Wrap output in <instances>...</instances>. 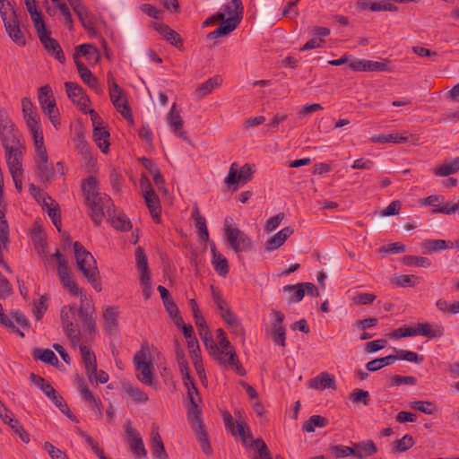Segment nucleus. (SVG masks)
<instances>
[{
  "label": "nucleus",
  "instance_id": "nucleus-55",
  "mask_svg": "<svg viewBox=\"0 0 459 459\" xmlns=\"http://www.w3.org/2000/svg\"><path fill=\"white\" fill-rule=\"evenodd\" d=\"M44 208H46L48 217L51 219L53 224L58 230V232H61L62 229V223H61V215L57 208L51 207V205L44 201Z\"/></svg>",
  "mask_w": 459,
  "mask_h": 459
},
{
  "label": "nucleus",
  "instance_id": "nucleus-56",
  "mask_svg": "<svg viewBox=\"0 0 459 459\" xmlns=\"http://www.w3.org/2000/svg\"><path fill=\"white\" fill-rule=\"evenodd\" d=\"M216 333H217V338L219 340V344H220L219 348L221 351H223V357L225 359H228L229 355H227V351H229L230 350H235V349L231 345V343L229 342V340L227 339L226 333L224 332L223 329L218 328L216 331Z\"/></svg>",
  "mask_w": 459,
  "mask_h": 459
},
{
  "label": "nucleus",
  "instance_id": "nucleus-51",
  "mask_svg": "<svg viewBox=\"0 0 459 459\" xmlns=\"http://www.w3.org/2000/svg\"><path fill=\"white\" fill-rule=\"evenodd\" d=\"M30 381L39 387L48 397L49 394H54L55 388L40 376L31 373L30 376Z\"/></svg>",
  "mask_w": 459,
  "mask_h": 459
},
{
  "label": "nucleus",
  "instance_id": "nucleus-3",
  "mask_svg": "<svg viewBox=\"0 0 459 459\" xmlns=\"http://www.w3.org/2000/svg\"><path fill=\"white\" fill-rule=\"evenodd\" d=\"M74 252L78 269L96 291H101L100 273L93 255L78 241L74 243Z\"/></svg>",
  "mask_w": 459,
  "mask_h": 459
},
{
  "label": "nucleus",
  "instance_id": "nucleus-21",
  "mask_svg": "<svg viewBox=\"0 0 459 459\" xmlns=\"http://www.w3.org/2000/svg\"><path fill=\"white\" fill-rule=\"evenodd\" d=\"M126 435L129 440L131 451L137 457H143L147 455V450L144 447L143 441L140 433L132 428L126 429Z\"/></svg>",
  "mask_w": 459,
  "mask_h": 459
},
{
  "label": "nucleus",
  "instance_id": "nucleus-59",
  "mask_svg": "<svg viewBox=\"0 0 459 459\" xmlns=\"http://www.w3.org/2000/svg\"><path fill=\"white\" fill-rule=\"evenodd\" d=\"M38 99L41 107L48 104V102H52V100H55L52 95L51 87L48 84H46L39 89Z\"/></svg>",
  "mask_w": 459,
  "mask_h": 459
},
{
  "label": "nucleus",
  "instance_id": "nucleus-28",
  "mask_svg": "<svg viewBox=\"0 0 459 459\" xmlns=\"http://www.w3.org/2000/svg\"><path fill=\"white\" fill-rule=\"evenodd\" d=\"M191 218L195 220V226L197 230V233L202 241H207L209 239V232L206 226L205 218L201 215L199 208L195 206L191 212Z\"/></svg>",
  "mask_w": 459,
  "mask_h": 459
},
{
  "label": "nucleus",
  "instance_id": "nucleus-63",
  "mask_svg": "<svg viewBox=\"0 0 459 459\" xmlns=\"http://www.w3.org/2000/svg\"><path fill=\"white\" fill-rule=\"evenodd\" d=\"M254 444L259 454V459H273L265 442L262 438L255 439Z\"/></svg>",
  "mask_w": 459,
  "mask_h": 459
},
{
  "label": "nucleus",
  "instance_id": "nucleus-50",
  "mask_svg": "<svg viewBox=\"0 0 459 459\" xmlns=\"http://www.w3.org/2000/svg\"><path fill=\"white\" fill-rule=\"evenodd\" d=\"M212 264L216 273L221 276H226L229 273V263L225 256L221 254H218L212 258Z\"/></svg>",
  "mask_w": 459,
  "mask_h": 459
},
{
  "label": "nucleus",
  "instance_id": "nucleus-46",
  "mask_svg": "<svg viewBox=\"0 0 459 459\" xmlns=\"http://www.w3.org/2000/svg\"><path fill=\"white\" fill-rule=\"evenodd\" d=\"M283 290L291 294L289 299V302H299L305 296L303 282L293 285H285L283 287Z\"/></svg>",
  "mask_w": 459,
  "mask_h": 459
},
{
  "label": "nucleus",
  "instance_id": "nucleus-37",
  "mask_svg": "<svg viewBox=\"0 0 459 459\" xmlns=\"http://www.w3.org/2000/svg\"><path fill=\"white\" fill-rule=\"evenodd\" d=\"M222 82V79L221 76L216 75L210 79H208L206 82L202 83L195 91L196 95L199 98L204 97L208 94H210L213 89L221 85Z\"/></svg>",
  "mask_w": 459,
  "mask_h": 459
},
{
  "label": "nucleus",
  "instance_id": "nucleus-6",
  "mask_svg": "<svg viewBox=\"0 0 459 459\" xmlns=\"http://www.w3.org/2000/svg\"><path fill=\"white\" fill-rule=\"evenodd\" d=\"M224 234L230 247L236 253L251 250L252 242L250 238L238 227H233L230 224L228 219L224 221Z\"/></svg>",
  "mask_w": 459,
  "mask_h": 459
},
{
  "label": "nucleus",
  "instance_id": "nucleus-22",
  "mask_svg": "<svg viewBox=\"0 0 459 459\" xmlns=\"http://www.w3.org/2000/svg\"><path fill=\"white\" fill-rule=\"evenodd\" d=\"M309 386L317 390L336 389L334 377L328 372H321L318 376L312 378Z\"/></svg>",
  "mask_w": 459,
  "mask_h": 459
},
{
  "label": "nucleus",
  "instance_id": "nucleus-27",
  "mask_svg": "<svg viewBox=\"0 0 459 459\" xmlns=\"http://www.w3.org/2000/svg\"><path fill=\"white\" fill-rule=\"evenodd\" d=\"M152 454L158 459H168V455L161 437L158 431V427H153L152 431Z\"/></svg>",
  "mask_w": 459,
  "mask_h": 459
},
{
  "label": "nucleus",
  "instance_id": "nucleus-43",
  "mask_svg": "<svg viewBox=\"0 0 459 459\" xmlns=\"http://www.w3.org/2000/svg\"><path fill=\"white\" fill-rule=\"evenodd\" d=\"M329 420L321 415H313L302 426L304 432H314L316 427L324 428L327 426Z\"/></svg>",
  "mask_w": 459,
  "mask_h": 459
},
{
  "label": "nucleus",
  "instance_id": "nucleus-4",
  "mask_svg": "<svg viewBox=\"0 0 459 459\" xmlns=\"http://www.w3.org/2000/svg\"><path fill=\"white\" fill-rule=\"evenodd\" d=\"M200 337L204 342L205 348L209 353L219 361V363L226 368H231L239 376H245L246 370L241 365L235 350L227 351L228 359L223 357V351H221L218 344L214 342L210 331L200 333Z\"/></svg>",
  "mask_w": 459,
  "mask_h": 459
},
{
  "label": "nucleus",
  "instance_id": "nucleus-34",
  "mask_svg": "<svg viewBox=\"0 0 459 459\" xmlns=\"http://www.w3.org/2000/svg\"><path fill=\"white\" fill-rule=\"evenodd\" d=\"M93 139L102 152L107 153L109 147V132L103 126L93 128Z\"/></svg>",
  "mask_w": 459,
  "mask_h": 459
},
{
  "label": "nucleus",
  "instance_id": "nucleus-31",
  "mask_svg": "<svg viewBox=\"0 0 459 459\" xmlns=\"http://www.w3.org/2000/svg\"><path fill=\"white\" fill-rule=\"evenodd\" d=\"M459 171V157L454 160H446L443 164L434 169L433 172L437 177H447Z\"/></svg>",
  "mask_w": 459,
  "mask_h": 459
},
{
  "label": "nucleus",
  "instance_id": "nucleus-45",
  "mask_svg": "<svg viewBox=\"0 0 459 459\" xmlns=\"http://www.w3.org/2000/svg\"><path fill=\"white\" fill-rule=\"evenodd\" d=\"M328 451L330 455L335 459L344 458L351 455L353 456V455H357V453H355V448L343 445L330 446Z\"/></svg>",
  "mask_w": 459,
  "mask_h": 459
},
{
  "label": "nucleus",
  "instance_id": "nucleus-61",
  "mask_svg": "<svg viewBox=\"0 0 459 459\" xmlns=\"http://www.w3.org/2000/svg\"><path fill=\"white\" fill-rule=\"evenodd\" d=\"M413 445L414 440L412 436L407 434L395 442L394 450L396 452H405L412 447Z\"/></svg>",
  "mask_w": 459,
  "mask_h": 459
},
{
  "label": "nucleus",
  "instance_id": "nucleus-8",
  "mask_svg": "<svg viewBox=\"0 0 459 459\" xmlns=\"http://www.w3.org/2000/svg\"><path fill=\"white\" fill-rule=\"evenodd\" d=\"M148 349L142 347L134 356V364L138 372L137 379L143 384L152 386L153 385L152 365L151 360H148Z\"/></svg>",
  "mask_w": 459,
  "mask_h": 459
},
{
  "label": "nucleus",
  "instance_id": "nucleus-16",
  "mask_svg": "<svg viewBox=\"0 0 459 459\" xmlns=\"http://www.w3.org/2000/svg\"><path fill=\"white\" fill-rule=\"evenodd\" d=\"M23 117L32 135L33 141L36 142V140H44L43 132L39 124V116L35 108L30 110V112H23Z\"/></svg>",
  "mask_w": 459,
  "mask_h": 459
},
{
  "label": "nucleus",
  "instance_id": "nucleus-20",
  "mask_svg": "<svg viewBox=\"0 0 459 459\" xmlns=\"http://www.w3.org/2000/svg\"><path fill=\"white\" fill-rule=\"evenodd\" d=\"M293 233L294 230L290 226L281 229L265 242V250L271 252L278 249Z\"/></svg>",
  "mask_w": 459,
  "mask_h": 459
},
{
  "label": "nucleus",
  "instance_id": "nucleus-13",
  "mask_svg": "<svg viewBox=\"0 0 459 459\" xmlns=\"http://www.w3.org/2000/svg\"><path fill=\"white\" fill-rule=\"evenodd\" d=\"M65 87L68 98L74 103H75L78 107H80V109L82 111H83L84 113H87V111L84 109V108L90 102V99L86 95L82 87L80 86L78 83L72 82H65Z\"/></svg>",
  "mask_w": 459,
  "mask_h": 459
},
{
  "label": "nucleus",
  "instance_id": "nucleus-49",
  "mask_svg": "<svg viewBox=\"0 0 459 459\" xmlns=\"http://www.w3.org/2000/svg\"><path fill=\"white\" fill-rule=\"evenodd\" d=\"M242 16L238 14H235L228 19L220 20L221 22L219 25L220 29H221V32L224 36L229 35L231 31H233L238 25L240 23Z\"/></svg>",
  "mask_w": 459,
  "mask_h": 459
},
{
  "label": "nucleus",
  "instance_id": "nucleus-32",
  "mask_svg": "<svg viewBox=\"0 0 459 459\" xmlns=\"http://www.w3.org/2000/svg\"><path fill=\"white\" fill-rule=\"evenodd\" d=\"M123 390L128 394L134 402L137 403H145L148 402L149 397L147 394L142 391L138 386L133 385L128 382L122 383Z\"/></svg>",
  "mask_w": 459,
  "mask_h": 459
},
{
  "label": "nucleus",
  "instance_id": "nucleus-52",
  "mask_svg": "<svg viewBox=\"0 0 459 459\" xmlns=\"http://www.w3.org/2000/svg\"><path fill=\"white\" fill-rule=\"evenodd\" d=\"M403 263L407 266H419L428 268L431 265V262L428 257L416 255H404Z\"/></svg>",
  "mask_w": 459,
  "mask_h": 459
},
{
  "label": "nucleus",
  "instance_id": "nucleus-42",
  "mask_svg": "<svg viewBox=\"0 0 459 459\" xmlns=\"http://www.w3.org/2000/svg\"><path fill=\"white\" fill-rule=\"evenodd\" d=\"M395 361L396 357H394V354H391L383 358H378L368 361L366 364V368L368 371L375 372L377 370L383 368L385 366L394 364Z\"/></svg>",
  "mask_w": 459,
  "mask_h": 459
},
{
  "label": "nucleus",
  "instance_id": "nucleus-10",
  "mask_svg": "<svg viewBox=\"0 0 459 459\" xmlns=\"http://www.w3.org/2000/svg\"><path fill=\"white\" fill-rule=\"evenodd\" d=\"M76 310L75 305L64 306L60 311V318L63 329L66 335L74 342L75 339H79L80 333L78 331L76 321Z\"/></svg>",
  "mask_w": 459,
  "mask_h": 459
},
{
  "label": "nucleus",
  "instance_id": "nucleus-57",
  "mask_svg": "<svg viewBox=\"0 0 459 459\" xmlns=\"http://www.w3.org/2000/svg\"><path fill=\"white\" fill-rule=\"evenodd\" d=\"M350 399L353 403H362L364 405H368L370 402L368 392L359 388L354 389L350 394Z\"/></svg>",
  "mask_w": 459,
  "mask_h": 459
},
{
  "label": "nucleus",
  "instance_id": "nucleus-12",
  "mask_svg": "<svg viewBox=\"0 0 459 459\" xmlns=\"http://www.w3.org/2000/svg\"><path fill=\"white\" fill-rule=\"evenodd\" d=\"M0 139L5 152H13L18 150H25L22 134L17 127L1 132Z\"/></svg>",
  "mask_w": 459,
  "mask_h": 459
},
{
  "label": "nucleus",
  "instance_id": "nucleus-11",
  "mask_svg": "<svg viewBox=\"0 0 459 459\" xmlns=\"http://www.w3.org/2000/svg\"><path fill=\"white\" fill-rule=\"evenodd\" d=\"M76 312L82 320L83 329L89 333H94L97 331L96 321L93 318L94 306L92 301L83 296L81 298L80 307Z\"/></svg>",
  "mask_w": 459,
  "mask_h": 459
},
{
  "label": "nucleus",
  "instance_id": "nucleus-26",
  "mask_svg": "<svg viewBox=\"0 0 459 459\" xmlns=\"http://www.w3.org/2000/svg\"><path fill=\"white\" fill-rule=\"evenodd\" d=\"M24 150H18L13 152H5L6 162L11 175L23 174L22 157Z\"/></svg>",
  "mask_w": 459,
  "mask_h": 459
},
{
  "label": "nucleus",
  "instance_id": "nucleus-44",
  "mask_svg": "<svg viewBox=\"0 0 459 459\" xmlns=\"http://www.w3.org/2000/svg\"><path fill=\"white\" fill-rule=\"evenodd\" d=\"M448 243L443 239H429L422 242V248L425 254H431L448 248Z\"/></svg>",
  "mask_w": 459,
  "mask_h": 459
},
{
  "label": "nucleus",
  "instance_id": "nucleus-5",
  "mask_svg": "<svg viewBox=\"0 0 459 459\" xmlns=\"http://www.w3.org/2000/svg\"><path fill=\"white\" fill-rule=\"evenodd\" d=\"M36 156L34 158V172L38 179L42 183L53 181L55 178V169L48 164V155L44 145V140L34 142Z\"/></svg>",
  "mask_w": 459,
  "mask_h": 459
},
{
  "label": "nucleus",
  "instance_id": "nucleus-33",
  "mask_svg": "<svg viewBox=\"0 0 459 459\" xmlns=\"http://www.w3.org/2000/svg\"><path fill=\"white\" fill-rule=\"evenodd\" d=\"M416 335L428 336L429 338H439L444 334V329L441 326L432 330L429 323H421L413 327Z\"/></svg>",
  "mask_w": 459,
  "mask_h": 459
},
{
  "label": "nucleus",
  "instance_id": "nucleus-15",
  "mask_svg": "<svg viewBox=\"0 0 459 459\" xmlns=\"http://www.w3.org/2000/svg\"><path fill=\"white\" fill-rule=\"evenodd\" d=\"M223 421L226 429L233 436L238 434L243 441L251 437L248 426L244 422L235 421L229 411L223 413Z\"/></svg>",
  "mask_w": 459,
  "mask_h": 459
},
{
  "label": "nucleus",
  "instance_id": "nucleus-2",
  "mask_svg": "<svg viewBox=\"0 0 459 459\" xmlns=\"http://www.w3.org/2000/svg\"><path fill=\"white\" fill-rule=\"evenodd\" d=\"M74 252L78 269L96 291H101L100 273L93 255L78 241L74 243Z\"/></svg>",
  "mask_w": 459,
  "mask_h": 459
},
{
  "label": "nucleus",
  "instance_id": "nucleus-64",
  "mask_svg": "<svg viewBox=\"0 0 459 459\" xmlns=\"http://www.w3.org/2000/svg\"><path fill=\"white\" fill-rule=\"evenodd\" d=\"M44 449L48 452L52 459H65L67 456L65 453L48 441L44 443Z\"/></svg>",
  "mask_w": 459,
  "mask_h": 459
},
{
  "label": "nucleus",
  "instance_id": "nucleus-19",
  "mask_svg": "<svg viewBox=\"0 0 459 459\" xmlns=\"http://www.w3.org/2000/svg\"><path fill=\"white\" fill-rule=\"evenodd\" d=\"M82 359L85 367L86 374L91 382L93 381V376L97 373V361L96 357L93 352L91 351L90 348H88L84 344H80L79 346Z\"/></svg>",
  "mask_w": 459,
  "mask_h": 459
},
{
  "label": "nucleus",
  "instance_id": "nucleus-60",
  "mask_svg": "<svg viewBox=\"0 0 459 459\" xmlns=\"http://www.w3.org/2000/svg\"><path fill=\"white\" fill-rule=\"evenodd\" d=\"M390 338L398 340L401 338L415 336V331L411 326H403L389 333Z\"/></svg>",
  "mask_w": 459,
  "mask_h": 459
},
{
  "label": "nucleus",
  "instance_id": "nucleus-1",
  "mask_svg": "<svg viewBox=\"0 0 459 459\" xmlns=\"http://www.w3.org/2000/svg\"><path fill=\"white\" fill-rule=\"evenodd\" d=\"M89 215L96 226H100L104 217L113 214L114 203L106 194L100 193L94 177H88L82 185Z\"/></svg>",
  "mask_w": 459,
  "mask_h": 459
},
{
  "label": "nucleus",
  "instance_id": "nucleus-39",
  "mask_svg": "<svg viewBox=\"0 0 459 459\" xmlns=\"http://www.w3.org/2000/svg\"><path fill=\"white\" fill-rule=\"evenodd\" d=\"M112 212L113 214L110 217L106 218L115 229L123 231H126L132 229L130 221L124 214H119L117 216L115 207L112 208Z\"/></svg>",
  "mask_w": 459,
  "mask_h": 459
},
{
  "label": "nucleus",
  "instance_id": "nucleus-38",
  "mask_svg": "<svg viewBox=\"0 0 459 459\" xmlns=\"http://www.w3.org/2000/svg\"><path fill=\"white\" fill-rule=\"evenodd\" d=\"M48 398H49L52 401V403L71 420L78 422V419L76 418V416L71 412L67 403L65 402L63 397L56 391V389L54 390V394H49Z\"/></svg>",
  "mask_w": 459,
  "mask_h": 459
},
{
  "label": "nucleus",
  "instance_id": "nucleus-40",
  "mask_svg": "<svg viewBox=\"0 0 459 459\" xmlns=\"http://www.w3.org/2000/svg\"><path fill=\"white\" fill-rule=\"evenodd\" d=\"M32 239L38 253L42 255L43 258L48 259L47 255V241L40 228L34 229L32 231Z\"/></svg>",
  "mask_w": 459,
  "mask_h": 459
},
{
  "label": "nucleus",
  "instance_id": "nucleus-36",
  "mask_svg": "<svg viewBox=\"0 0 459 459\" xmlns=\"http://www.w3.org/2000/svg\"><path fill=\"white\" fill-rule=\"evenodd\" d=\"M187 420L191 424L192 429L204 427V423L201 419V409L197 405V402H193L187 410Z\"/></svg>",
  "mask_w": 459,
  "mask_h": 459
},
{
  "label": "nucleus",
  "instance_id": "nucleus-7",
  "mask_svg": "<svg viewBox=\"0 0 459 459\" xmlns=\"http://www.w3.org/2000/svg\"><path fill=\"white\" fill-rule=\"evenodd\" d=\"M108 86L112 104L122 115V117H125L131 125H133L134 118L132 116L131 108L126 100H123L122 89L118 86L111 73L108 74Z\"/></svg>",
  "mask_w": 459,
  "mask_h": 459
},
{
  "label": "nucleus",
  "instance_id": "nucleus-25",
  "mask_svg": "<svg viewBox=\"0 0 459 459\" xmlns=\"http://www.w3.org/2000/svg\"><path fill=\"white\" fill-rule=\"evenodd\" d=\"M40 41L50 56H54L62 64L65 62V56L63 49L56 39L48 36L44 39H41Z\"/></svg>",
  "mask_w": 459,
  "mask_h": 459
},
{
  "label": "nucleus",
  "instance_id": "nucleus-14",
  "mask_svg": "<svg viewBox=\"0 0 459 459\" xmlns=\"http://www.w3.org/2000/svg\"><path fill=\"white\" fill-rule=\"evenodd\" d=\"M4 29L12 40L17 45L24 46L26 44L25 36L21 30L20 22L15 10L12 12L10 21L5 22Z\"/></svg>",
  "mask_w": 459,
  "mask_h": 459
},
{
  "label": "nucleus",
  "instance_id": "nucleus-24",
  "mask_svg": "<svg viewBox=\"0 0 459 459\" xmlns=\"http://www.w3.org/2000/svg\"><path fill=\"white\" fill-rule=\"evenodd\" d=\"M104 330L109 334H114L117 331L118 311L115 307H108L103 312Z\"/></svg>",
  "mask_w": 459,
  "mask_h": 459
},
{
  "label": "nucleus",
  "instance_id": "nucleus-62",
  "mask_svg": "<svg viewBox=\"0 0 459 459\" xmlns=\"http://www.w3.org/2000/svg\"><path fill=\"white\" fill-rule=\"evenodd\" d=\"M135 262L139 271L148 270V259L143 247H138L135 249Z\"/></svg>",
  "mask_w": 459,
  "mask_h": 459
},
{
  "label": "nucleus",
  "instance_id": "nucleus-23",
  "mask_svg": "<svg viewBox=\"0 0 459 459\" xmlns=\"http://www.w3.org/2000/svg\"><path fill=\"white\" fill-rule=\"evenodd\" d=\"M143 198L145 200L146 205L151 212L153 221L156 223H159L160 221L161 207L160 204V199L156 195L155 191L149 190V192L146 193Z\"/></svg>",
  "mask_w": 459,
  "mask_h": 459
},
{
  "label": "nucleus",
  "instance_id": "nucleus-47",
  "mask_svg": "<svg viewBox=\"0 0 459 459\" xmlns=\"http://www.w3.org/2000/svg\"><path fill=\"white\" fill-rule=\"evenodd\" d=\"M79 55L86 56L89 59H91L92 56H95L96 60L100 58L98 48L91 44H82L76 48V51L74 54V62L78 61Z\"/></svg>",
  "mask_w": 459,
  "mask_h": 459
},
{
  "label": "nucleus",
  "instance_id": "nucleus-29",
  "mask_svg": "<svg viewBox=\"0 0 459 459\" xmlns=\"http://www.w3.org/2000/svg\"><path fill=\"white\" fill-rule=\"evenodd\" d=\"M353 448H355V453H357V455H353V456L359 459L371 456L377 452V448L372 440L355 443Z\"/></svg>",
  "mask_w": 459,
  "mask_h": 459
},
{
  "label": "nucleus",
  "instance_id": "nucleus-18",
  "mask_svg": "<svg viewBox=\"0 0 459 459\" xmlns=\"http://www.w3.org/2000/svg\"><path fill=\"white\" fill-rule=\"evenodd\" d=\"M154 28L172 46L176 47L179 50H182L184 48L183 39L176 30H172L169 25L164 23H154Z\"/></svg>",
  "mask_w": 459,
  "mask_h": 459
},
{
  "label": "nucleus",
  "instance_id": "nucleus-54",
  "mask_svg": "<svg viewBox=\"0 0 459 459\" xmlns=\"http://www.w3.org/2000/svg\"><path fill=\"white\" fill-rule=\"evenodd\" d=\"M43 112L49 117L53 126L57 128V126L60 125V122L57 118L56 114L58 113L56 100H52V102H48V104L41 107Z\"/></svg>",
  "mask_w": 459,
  "mask_h": 459
},
{
  "label": "nucleus",
  "instance_id": "nucleus-53",
  "mask_svg": "<svg viewBox=\"0 0 459 459\" xmlns=\"http://www.w3.org/2000/svg\"><path fill=\"white\" fill-rule=\"evenodd\" d=\"M410 407L429 415L437 411L436 404L430 401H414L411 403Z\"/></svg>",
  "mask_w": 459,
  "mask_h": 459
},
{
  "label": "nucleus",
  "instance_id": "nucleus-17",
  "mask_svg": "<svg viewBox=\"0 0 459 459\" xmlns=\"http://www.w3.org/2000/svg\"><path fill=\"white\" fill-rule=\"evenodd\" d=\"M75 65L83 82L94 90L97 93L101 94L102 87L100 86L97 77L90 71V69L80 61H75Z\"/></svg>",
  "mask_w": 459,
  "mask_h": 459
},
{
  "label": "nucleus",
  "instance_id": "nucleus-48",
  "mask_svg": "<svg viewBox=\"0 0 459 459\" xmlns=\"http://www.w3.org/2000/svg\"><path fill=\"white\" fill-rule=\"evenodd\" d=\"M160 294V298L163 301L164 307L169 314L178 312V307L173 299L170 298L169 290L162 285H159L157 288Z\"/></svg>",
  "mask_w": 459,
  "mask_h": 459
},
{
  "label": "nucleus",
  "instance_id": "nucleus-58",
  "mask_svg": "<svg viewBox=\"0 0 459 459\" xmlns=\"http://www.w3.org/2000/svg\"><path fill=\"white\" fill-rule=\"evenodd\" d=\"M391 61L389 59H385L383 62L367 60V71L368 72H382V71H389L392 72L393 69L389 66Z\"/></svg>",
  "mask_w": 459,
  "mask_h": 459
},
{
  "label": "nucleus",
  "instance_id": "nucleus-30",
  "mask_svg": "<svg viewBox=\"0 0 459 459\" xmlns=\"http://www.w3.org/2000/svg\"><path fill=\"white\" fill-rule=\"evenodd\" d=\"M195 438L199 443V446L202 449V451L207 456H211L213 453L211 442L208 437L206 427H201L197 429H193Z\"/></svg>",
  "mask_w": 459,
  "mask_h": 459
},
{
  "label": "nucleus",
  "instance_id": "nucleus-35",
  "mask_svg": "<svg viewBox=\"0 0 459 459\" xmlns=\"http://www.w3.org/2000/svg\"><path fill=\"white\" fill-rule=\"evenodd\" d=\"M167 123L174 133H177L183 128L184 121L180 116V110L178 108L176 103H173L170 108L167 117Z\"/></svg>",
  "mask_w": 459,
  "mask_h": 459
},
{
  "label": "nucleus",
  "instance_id": "nucleus-41",
  "mask_svg": "<svg viewBox=\"0 0 459 459\" xmlns=\"http://www.w3.org/2000/svg\"><path fill=\"white\" fill-rule=\"evenodd\" d=\"M32 355L35 359L41 360L44 363L56 365L58 363V359L50 349L40 350L36 348L32 351Z\"/></svg>",
  "mask_w": 459,
  "mask_h": 459
},
{
  "label": "nucleus",
  "instance_id": "nucleus-9",
  "mask_svg": "<svg viewBox=\"0 0 459 459\" xmlns=\"http://www.w3.org/2000/svg\"><path fill=\"white\" fill-rule=\"evenodd\" d=\"M238 167L237 162H233L230 165L228 176L224 180L228 186L234 185L244 186L252 180L255 173L254 165L246 163L239 169Z\"/></svg>",
  "mask_w": 459,
  "mask_h": 459
}]
</instances>
